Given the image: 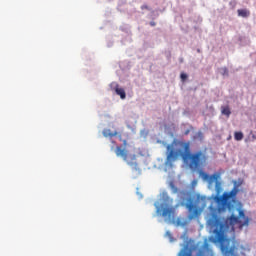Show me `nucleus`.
<instances>
[{
  "mask_svg": "<svg viewBox=\"0 0 256 256\" xmlns=\"http://www.w3.org/2000/svg\"><path fill=\"white\" fill-rule=\"evenodd\" d=\"M221 113L222 115H226V117H229L231 115V109H229V106H223Z\"/></svg>",
  "mask_w": 256,
  "mask_h": 256,
  "instance_id": "9",
  "label": "nucleus"
},
{
  "mask_svg": "<svg viewBox=\"0 0 256 256\" xmlns=\"http://www.w3.org/2000/svg\"><path fill=\"white\" fill-rule=\"evenodd\" d=\"M220 73H221V75H223L224 77L226 76V75H229V70H227V68H220Z\"/></svg>",
  "mask_w": 256,
  "mask_h": 256,
  "instance_id": "12",
  "label": "nucleus"
},
{
  "mask_svg": "<svg viewBox=\"0 0 256 256\" xmlns=\"http://www.w3.org/2000/svg\"><path fill=\"white\" fill-rule=\"evenodd\" d=\"M115 153L117 157H122L123 161H127V157H129V152L125 148L122 149L120 146L116 147Z\"/></svg>",
  "mask_w": 256,
  "mask_h": 256,
  "instance_id": "3",
  "label": "nucleus"
},
{
  "mask_svg": "<svg viewBox=\"0 0 256 256\" xmlns=\"http://www.w3.org/2000/svg\"><path fill=\"white\" fill-rule=\"evenodd\" d=\"M154 207H155V213L153 214V217H159V215H161V201L157 200L154 203Z\"/></svg>",
  "mask_w": 256,
  "mask_h": 256,
  "instance_id": "6",
  "label": "nucleus"
},
{
  "mask_svg": "<svg viewBox=\"0 0 256 256\" xmlns=\"http://www.w3.org/2000/svg\"><path fill=\"white\" fill-rule=\"evenodd\" d=\"M150 25H151L152 27H155V22H150Z\"/></svg>",
  "mask_w": 256,
  "mask_h": 256,
  "instance_id": "20",
  "label": "nucleus"
},
{
  "mask_svg": "<svg viewBox=\"0 0 256 256\" xmlns=\"http://www.w3.org/2000/svg\"><path fill=\"white\" fill-rule=\"evenodd\" d=\"M112 85H115L116 95H119L121 99H125L127 97V94L125 93V89L119 87V84L112 83Z\"/></svg>",
  "mask_w": 256,
  "mask_h": 256,
  "instance_id": "4",
  "label": "nucleus"
},
{
  "mask_svg": "<svg viewBox=\"0 0 256 256\" xmlns=\"http://www.w3.org/2000/svg\"><path fill=\"white\" fill-rule=\"evenodd\" d=\"M252 139H253V141H256V133L252 134Z\"/></svg>",
  "mask_w": 256,
  "mask_h": 256,
  "instance_id": "17",
  "label": "nucleus"
},
{
  "mask_svg": "<svg viewBox=\"0 0 256 256\" xmlns=\"http://www.w3.org/2000/svg\"><path fill=\"white\" fill-rule=\"evenodd\" d=\"M237 13L239 17H244V18L249 17V15H251V12H249V10L247 9H238Z\"/></svg>",
  "mask_w": 256,
  "mask_h": 256,
  "instance_id": "8",
  "label": "nucleus"
},
{
  "mask_svg": "<svg viewBox=\"0 0 256 256\" xmlns=\"http://www.w3.org/2000/svg\"><path fill=\"white\" fill-rule=\"evenodd\" d=\"M234 139L235 141H243V132H235Z\"/></svg>",
  "mask_w": 256,
  "mask_h": 256,
  "instance_id": "10",
  "label": "nucleus"
},
{
  "mask_svg": "<svg viewBox=\"0 0 256 256\" xmlns=\"http://www.w3.org/2000/svg\"><path fill=\"white\" fill-rule=\"evenodd\" d=\"M187 77H188V75L185 74V73H181V74H180V79H181V81H187Z\"/></svg>",
  "mask_w": 256,
  "mask_h": 256,
  "instance_id": "14",
  "label": "nucleus"
},
{
  "mask_svg": "<svg viewBox=\"0 0 256 256\" xmlns=\"http://www.w3.org/2000/svg\"><path fill=\"white\" fill-rule=\"evenodd\" d=\"M137 195H139V198L142 199L143 195H141V193L137 192Z\"/></svg>",
  "mask_w": 256,
  "mask_h": 256,
  "instance_id": "19",
  "label": "nucleus"
},
{
  "mask_svg": "<svg viewBox=\"0 0 256 256\" xmlns=\"http://www.w3.org/2000/svg\"><path fill=\"white\" fill-rule=\"evenodd\" d=\"M169 187L172 193L177 194L180 202L173 205V198L167 194V192H162V217H164L167 223H171L176 227H185L193 219H197L199 216V210L197 207L201 204L205 207V197L199 194L191 196V192L187 190H182L179 192V188L175 186L173 181L169 182ZM195 199V203H193Z\"/></svg>",
  "mask_w": 256,
  "mask_h": 256,
  "instance_id": "1",
  "label": "nucleus"
},
{
  "mask_svg": "<svg viewBox=\"0 0 256 256\" xmlns=\"http://www.w3.org/2000/svg\"><path fill=\"white\" fill-rule=\"evenodd\" d=\"M119 141H122L123 147L125 149V147H127V140H123V138L121 136H119Z\"/></svg>",
  "mask_w": 256,
  "mask_h": 256,
  "instance_id": "15",
  "label": "nucleus"
},
{
  "mask_svg": "<svg viewBox=\"0 0 256 256\" xmlns=\"http://www.w3.org/2000/svg\"><path fill=\"white\" fill-rule=\"evenodd\" d=\"M102 133L104 137H110V139L113 137H117V131L113 132L111 131V129H104Z\"/></svg>",
  "mask_w": 256,
  "mask_h": 256,
  "instance_id": "7",
  "label": "nucleus"
},
{
  "mask_svg": "<svg viewBox=\"0 0 256 256\" xmlns=\"http://www.w3.org/2000/svg\"><path fill=\"white\" fill-rule=\"evenodd\" d=\"M128 165H130L132 170L136 171L138 175H141V168H139V164L135 161V156H132V161L128 162Z\"/></svg>",
  "mask_w": 256,
  "mask_h": 256,
  "instance_id": "5",
  "label": "nucleus"
},
{
  "mask_svg": "<svg viewBox=\"0 0 256 256\" xmlns=\"http://www.w3.org/2000/svg\"><path fill=\"white\" fill-rule=\"evenodd\" d=\"M178 157H182L183 161L189 162L190 169H199L201 165L207 163V155L203 151H197L191 154V142L174 140L171 145L167 146L166 165H171L173 161H177Z\"/></svg>",
  "mask_w": 256,
  "mask_h": 256,
  "instance_id": "2",
  "label": "nucleus"
},
{
  "mask_svg": "<svg viewBox=\"0 0 256 256\" xmlns=\"http://www.w3.org/2000/svg\"><path fill=\"white\" fill-rule=\"evenodd\" d=\"M141 9L143 10V9H148V7H147V5H143L142 7H141Z\"/></svg>",
  "mask_w": 256,
  "mask_h": 256,
  "instance_id": "18",
  "label": "nucleus"
},
{
  "mask_svg": "<svg viewBox=\"0 0 256 256\" xmlns=\"http://www.w3.org/2000/svg\"><path fill=\"white\" fill-rule=\"evenodd\" d=\"M194 139H199L200 141L203 139V132L199 131L194 135Z\"/></svg>",
  "mask_w": 256,
  "mask_h": 256,
  "instance_id": "13",
  "label": "nucleus"
},
{
  "mask_svg": "<svg viewBox=\"0 0 256 256\" xmlns=\"http://www.w3.org/2000/svg\"><path fill=\"white\" fill-rule=\"evenodd\" d=\"M165 237L169 239L170 243H173V241H175V239L173 238V234H171V232L169 231L166 232Z\"/></svg>",
  "mask_w": 256,
  "mask_h": 256,
  "instance_id": "11",
  "label": "nucleus"
},
{
  "mask_svg": "<svg viewBox=\"0 0 256 256\" xmlns=\"http://www.w3.org/2000/svg\"><path fill=\"white\" fill-rule=\"evenodd\" d=\"M203 249H209V243H207V242H204V244H203Z\"/></svg>",
  "mask_w": 256,
  "mask_h": 256,
  "instance_id": "16",
  "label": "nucleus"
}]
</instances>
